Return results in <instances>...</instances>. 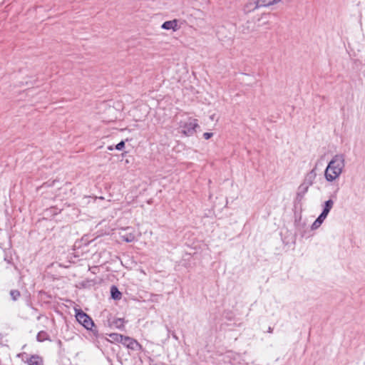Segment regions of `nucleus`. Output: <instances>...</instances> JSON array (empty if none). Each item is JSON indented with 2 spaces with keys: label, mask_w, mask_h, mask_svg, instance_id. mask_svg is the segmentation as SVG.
Here are the masks:
<instances>
[{
  "label": "nucleus",
  "mask_w": 365,
  "mask_h": 365,
  "mask_svg": "<svg viewBox=\"0 0 365 365\" xmlns=\"http://www.w3.org/2000/svg\"><path fill=\"white\" fill-rule=\"evenodd\" d=\"M344 166V155L343 154L335 155L325 170L324 176L326 180L332 182L336 179L341 175Z\"/></svg>",
  "instance_id": "f257e3e1"
},
{
  "label": "nucleus",
  "mask_w": 365,
  "mask_h": 365,
  "mask_svg": "<svg viewBox=\"0 0 365 365\" xmlns=\"http://www.w3.org/2000/svg\"><path fill=\"white\" fill-rule=\"evenodd\" d=\"M76 320L83 325L86 329H89L91 327H95V324L91 319L86 313H85L82 309H76Z\"/></svg>",
  "instance_id": "f03ea898"
},
{
  "label": "nucleus",
  "mask_w": 365,
  "mask_h": 365,
  "mask_svg": "<svg viewBox=\"0 0 365 365\" xmlns=\"http://www.w3.org/2000/svg\"><path fill=\"white\" fill-rule=\"evenodd\" d=\"M182 133L186 136H191L195 132L196 128L199 127L197 119L189 118L187 122H180Z\"/></svg>",
  "instance_id": "7ed1b4c3"
},
{
  "label": "nucleus",
  "mask_w": 365,
  "mask_h": 365,
  "mask_svg": "<svg viewBox=\"0 0 365 365\" xmlns=\"http://www.w3.org/2000/svg\"><path fill=\"white\" fill-rule=\"evenodd\" d=\"M121 344L126 346L128 349L133 351H141L143 350L142 345L135 339L130 336H124L123 337Z\"/></svg>",
  "instance_id": "20e7f679"
},
{
  "label": "nucleus",
  "mask_w": 365,
  "mask_h": 365,
  "mask_svg": "<svg viewBox=\"0 0 365 365\" xmlns=\"http://www.w3.org/2000/svg\"><path fill=\"white\" fill-rule=\"evenodd\" d=\"M119 235L120 239L126 242H131L135 240V231L131 227L120 229Z\"/></svg>",
  "instance_id": "39448f33"
},
{
  "label": "nucleus",
  "mask_w": 365,
  "mask_h": 365,
  "mask_svg": "<svg viewBox=\"0 0 365 365\" xmlns=\"http://www.w3.org/2000/svg\"><path fill=\"white\" fill-rule=\"evenodd\" d=\"M203 12L200 9H193L192 13L187 16L188 20L192 24H198V21H203Z\"/></svg>",
  "instance_id": "423d86ee"
},
{
  "label": "nucleus",
  "mask_w": 365,
  "mask_h": 365,
  "mask_svg": "<svg viewBox=\"0 0 365 365\" xmlns=\"http://www.w3.org/2000/svg\"><path fill=\"white\" fill-rule=\"evenodd\" d=\"M178 20L173 19L171 21H165L161 28L165 30L173 29L174 31H176L179 29V26H178Z\"/></svg>",
  "instance_id": "0eeeda50"
},
{
  "label": "nucleus",
  "mask_w": 365,
  "mask_h": 365,
  "mask_svg": "<svg viewBox=\"0 0 365 365\" xmlns=\"http://www.w3.org/2000/svg\"><path fill=\"white\" fill-rule=\"evenodd\" d=\"M316 177L317 173L315 169H312L306 175L302 183L307 185L308 187H310L313 184Z\"/></svg>",
  "instance_id": "6e6552de"
},
{
  "label": "nucleus",
  "mask_w": 365,
  "mask_h": 365,
  "mask_svg": "<svg viewBox=\"0 0 365 365\" xmlns=\"http://www.w3.org/2000/svg\"><path fill=\"white\" fill-rule=\"evenodd\" d=\"M309 187L307 185H304V183H302L297 189V196H296V200L299 202L302 201L303 199L304 195L307 192Z\"/></svg>",
  "instance_id": "1a4fd4ad"
},
{
  "label": "nucleus",
  "mask_w": 365,
  "mask_h": 365,
  "mask_svg": "<svg viewBox=\"0 0 365 365\" xmlns=\"http://www.w3.org/2000/svg\"><path fill=\"white\" fill-rule=\"evenodd\" d=\"M259 0H252L247 3L245 6L244 10L245 12H251L259 7H262L259 4Z\"/></svg>",
  "instance_id": "9d476101"
},
{
  "label": "nucleus",
  "mask_w": 365,
  "mask_h": 365,
  "mask_svg": "<svg viewBox=\"0 0 365 365\" xmlns=\"http://www.w3.org/2000/svg\"><path fill=\"white\" fill-rule=\"evenodd\" d=\"M27 363L28 365H43V359L38 355H32Z\"/></svg>",
  "instance_id": "9b49d317"
},
{
  "label": "nucleus",
  "mask_w": 365,
  "mask_h": 365,
  "mask_svg": "<svg viewBox=\"0 0 365 365\" xmlns=\"http://www.w3.org/2000/svg\"><path fill=\"white\" fill-rule=\"evenodd\" d=\"M327 217V215H325L323 213H321L319 216L316 219V220L313 222L312 225V229L316 230L324 222L325 218Z\"/></svg>",
  "instance_id": "f8f14e48"
},
{
  "label": "nucleus",
  "mask_w": 365,
  "mask_h": 365,
  "mask_svg": "<svg viewBox=\"0 0 365 365\" xmlns=\"http://www.w3.org/2000/svg\"><path fill=\"white\" fill-rule=\"evenodd\" d=\"M110 295H111L112 299H113L115 300H118L121 298L122 294L118 290V289L117 288L116 286L113 285L110 287Z\"/></svg>",
  "instance_id": "ddd939ff"
},
{
  "label": "nucleus",
  "mask_w": 365,
  "mask_h": 365,
  "mask_svg": "<svg viewBox=\"0 0 365 365\" xmlns=\"http://www.w3.org/2000/svg\"><path fill=\"white\" fill-rule=\"evenodd\" d=\"M333 205H334V202L332 200H327L324 202V208H323L322 213H323L327 216L329 212H330L331 209L332 208Z\"/></svg>",
  "instance_id": "4468645a"
},
{
  "label": "nucleus",
  "mask_w": 365,
  "mask_h": 365,
  "mask_svg": "<svg viewBox=\"0 0 365 365\" xmlns=\"http://www.w3.org/2000/svg\"><path fill=\"white\" fill-rule=\"evenodd\" d=\"M36 339L39 342H43L46 340L51 341L48 334L45 331H39L36 336Z\"/></svg>",
  "instance_id": "2eb2a0df"
},
{
  "label": "nucleus",
  "mask_w": 365,
  "mask_h": 365,
  "mask_svg": "<svg viewBox=\"0 0 365 365\" xmlns=\"http://www.w3.org/2000/svg\"><path fill=\"white\" fill-rule=\"evenodd\" d=\"M110 338V342H118L121 343L123 335L118 333H112L109 334Z\"/></svg>",
  "instance_id": "dca6fc26"
},
{
  "label": "nucleus",
  "mask_w": 365,
  "mask_h": 365,
  "mask_svg": "<svg viewBox=\"0 0 365 365\" xmlns=\"http://www.w3.org/2000/svg\"><path fill=\"white\" fill-rule=\"evenodd\" d=\"M259 5H261V6H269L273 5L274 4H277L280 0H259Z\"/></svg>",
  "instance_id": "f3484780"
},
{
  "label": "nucleus",
  "mask_w": 365,
  "mask_h": 365,
  "mask_svg": "<svg viewBox=\"0 0 365 365\" xmlns=\"http://www.w3.org/2000/svg\"><path fill=\"white\" fill-rule=\"evenodd\" d=\"M113 324L118 329H123L124 328V319L122 318L114 319Z\"/></svg>",
  "instance_id": "a211bd4d"
},
{
  "label": "nucleus",
  "mask_w": 365,
  "mask_h": 365,
  "mask_svg": "<svg viewBox=\"0 0 365 365\" xmlns=\"http://www.w3.org/2000/svg\"><path fill=\"white\" fill-rule=\"evenodd\" d=\"M10 296L14 301H16L21 296V293L18 289H12L10 291Z\"/></svg>",
  "instance_id": "6ab92c4d"
},
{
  "label": "nucleus",
  "mask_w": 365,
  "mask_h": 365,
  "mask_svg": "<svg viewBox=\"0 0 365 365\" xmlns=\"http://www.w3.org/2000/svg\"><path fill=\"white\" fill-rule=\"evenodd\" d=\"M57 180H53L52 181L51 180H48L47 182H45L42 184V185L41 186V187H52L54 185L55 182H56Z\"/></svg>",
  "instance_id": "aec40b11"
},
{
  "label": "nucleus",
  "mask_w": 365,
  "mask_h": 365,
  "mask_svg": "<svg viewBox=\"0 0 365 365\" xmlns=\"http://www.w3.org/2000/svg\"><path fill=\"white\" fill-rule=\"evenodd\" d=\"M124 148H125V142L123 140H121L120 143H118L115 146V148L118 150H122Z\"/></svg>",
  "instance_id": "412c9836"
},
{
  "label": "nucleus",
  "mask_w": 365,
  "mask_h": 365,
  "mask_svg": "<svg viewBox=\"0 0 365 365\" xmlns=\"http://www.w3.org/2000/svg\"><path fill=\"white\" fill-rule=\"evenodd\" d=\"M89 331H91L93 334L96 337L98 338L99 336V334H98V330L96 327V326L95 325L94 327H91V329H88Z\"/></svg>",
  "instance_id": "4be33fe9"
},
{
  "label": "nucleus",
  "mask_w": 365,
  "mask_h": 365,
  "mask_svg": "<svg viewBox=\"0 0 365 365\" xmlns=\"http://www.w3.org/2000/svg\"><path fill=\"white\" fill-rule=\"evenodd\" d=\"M90 282H91V281H89V280L81 282L80 283L81 287H82V288L88 287L90 285Z\"/></svg>",
  "instance_id": "5701e85b"
},
{
  "label": "nucleus",
  "mask_w": 365,
  "mask_h": 365,
  "mask_svg": "<svg viewBox=\"0 0 365 365\" xmlns=\"http://www.w3.org/2000/svg\"><path fill=\"white\" fill-rule=\"evenodd\" d=\"M213 135V133H208V132H206L203 134V137L205 140H208L210 139V138H212Z\"/></svg>",
  "instance_id": "b1692460"
},
{
  "label": "nucleus",
  "mask_w": 365,
  "mask_h": 365,
  "mask_svg": "<svg viewBox=\"0 0 365 365\" xmlns=\"http://www.w3.org/2000/svg\"><path fill=\"white\" fill-rule=\"evenodd\" d=\"M267 332H268V333H272V332H273V328H272V327H269L268 328Z\"/></svg>",
  "instance_id": "393cba45"
},
{
  "label": "nucleus",
  "mask_w": 365,
  "mask_h": 365,
  "mask_svg": "<svg viewBox=\"0 0 365 365\" xmlns=\"http://www.w3.org/2000/svg\"><path fill=\"white\" fill-rule=\"evenodd\" d=\"M108 150H113V145H109V146L108 147Z\"/></svg>",
  "instance_id": "a878e982"
},
{
  "label": "nucleus",
  "mask_w": 365,
  "mask_h": 365,
  "mask_svg": "<svg viewBox=\"0 0 365 365\" xmlns=\"http://www.w3.org/2000/svg\"><path fill=\"white\" fill-rule=\"evenodd\" d=\"M58 344L59 346H61L62 344L61 341L58 340Z\"/></svg>",
  "instance_id": "bb28decb"
}]
</instances>
